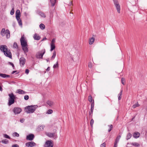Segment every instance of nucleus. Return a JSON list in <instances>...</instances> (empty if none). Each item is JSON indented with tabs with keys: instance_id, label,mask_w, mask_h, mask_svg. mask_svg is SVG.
Wrapping results in <instances>:
<instances>
[{
	"instance_id": "nucleus-1",
	"label": "nucleus",
	"mask_w": 147,
	"mask_h": 147,
	"mask_svg": "<svg viewBox=\"0 0 147 147\" xmlns=\"http://www.w3.org/2000/svg\"><path fill=\"white\" fill-rule=\"evenodd\" d=\"M0 50L3 52L4 54L7 57L10 58L12 57L10 51L8 50L7 46L5 45H1L0 46Z\"/></svg>"
},
{
	"instance_id": "nucleus-2",
	"label": "nucleus",
	"mask_w": 147,
	"mask_h": 147,
	"mask_svg": "<svg viewBox=\"0 0 147 147\" xmlns=\"http://www.w3.org/2000/svg\"><path fill=\"white\" fill-rule=\"evenodd\" d=\"M36 105L28 106L25 108V111L27 113H33L37 107Z\"/></svg>"
},
{
	"instance_id": "nucleus-3",
	"label": "nucleus",
	"mask_w": 147,
	"mask_h": 147,
	"mask_svg": "<svg viewBox=\"0 0 147 147\" xmlns=\"http://www.w3.org/2000/svg\"><path fill=\"white\" fill-rule=\"evenodd\" d=\"M8 96L9 97L8 98V102L7 104L9 106H10L15 102L16 97L13 93L9 94Z\"/></svg>"
},
{
	"instance_id": "nucleus-4",
	"label": "nucleus",
	"mask_w": 147,
	"mask_h": 147,
	"mask_svg": "<svg viewBox=\"0 0 147 147\" xmlns=\"http://www.w3.org/2000/svg\"><path fill=\"white\" fill-rule=\"evenodd\" d=\"M20 41L22 47L28 46L27 42L24 38V35L22 36L20 39Z\"/></svg>"
},
{
	"instance_id": "nucleus-5",
	"label": "nucleus",
	"mask_w": 147,
	"mask_h": 147,
	"mask_svg": "<svg viewBox=\"0 0 147 147\" xmlns=\"http://www.w3.org/2000/svg\"><path fill=\"white\" fill-rule=\"evenodd\" d=\"M45 50L44 49L38 52L36 55V57L38 59H42V58L43 56L45 54Z\"/></svg>"
},
{
	"instance_id": "nucleus-6",
	"label": "nucleus",
	"mask_w": 147,
	"mask_h": 147,
	"mask_svg": "<svg viewBox=\"0 0 147 147\" xmlns=\"http://www.w3.org/2000/svg\"><path fill=\"white\" fill-rule=\"evenodd\" d=\"M114 4L116 8L117 12L120 13V7L117 0H113Z\"/></svg>"
},
{
	"instance_id": "nucleus-7",
	"label": "nucleus",
	"mask_w": 147,
	"mask_h": 147,
	"mask_svg": "<svg viewBox=\"0 0 147 147\" xmlns=\"http://www.w3.org/2000/svg\"><path fill=\"white\" fill-rule=\"evenodd\" d=\"M53 145L52 141L51 140H48L46 142L44 146L45 147H53Z\"/></svg>"
},
{
	"instance_id": "nucleus-8",
	"label": "nucleus",
	"mask_w": 147,
	"mask_h": 147,
	"mask_svg": "<svg viewBox=\"0 0 147 147\" xmlns=\"http://www.w3.org/2000/svg\"><path fill=\"white\" fill-rule=\"evenodd\" d=\"M46 135L50 138H53L55 139H56L57 138V135L54 133H48L46 134Z\"/></svg>"
},
{
	"instance_id": "nucleus-9",
	"label": "nucleus",
	"mask_w": 147,
	"mask_h": 147,
	"mask_svg": "<svg viewBox=\"0 0 147 147\" xmlns=\"http://www.w3.org/2000/svg\"><path fill=\"white\" fill-rule=\"evenodd\" d=\"M13 112L15 114H19L22 111L21 109L19 107H15L14 108Z\"/></svg>"
},
{
	"instance_id": "nucleus-10",
	"label": "nucleus",
	"mask_w": 147,
	"mask_h": 147,
	"mask_svg": "<svg viewBox=\"0 0 147 147\" xmlns=\"http://www.w3.org/2000/svg\"><path fill=\"white\" fill-rule=\"evenodd\" d=\"M36 145V143L32 141L27 142L26 144V146L28 147H33L35 146Z\"/></svg>"
},
{
	"instance_id": "nucleus-11",
	"label": "nucleus",
	"mask_w": 147,
	"mask_h": 147,
	"mask_svg": "<svg viewBox=\"0 0 147 147\" xmlns=\"http://www.w3.org/2000/svg\"><path fill=\"white\" fill-rule=\"evenodd\" d=\"M34 138V134H30L27 135L26 137V139L30 141L32 140Z\"/></svg>"
},
{
	"instance_id": "nucleus-12",
	"label": "nucleus",
	"mask_w": 147,
	"mask_h": 147,
	"mask_svg": "<svg viewBox=\"0 0 147 147\" xmlns=\"http://www.w3.org/2000/svg\"><path fill=\"white\" fill-rule=\"evenodd\" d=\"M19 60L20 66H23L26 62L25 59L24 57H21L20 58Z\"/></svg>"
},
{
	"instance_id": "nucleus-13",
	"label": "nucleus",
	"mask_w": 147,
	"mask_h": 147,
	"mask_svg": "<svg viewBox=\"0 0 147 147\" xmlns=\"http://www.w3.org/2000/svg\"><path fill=\"white\" fill-rule=\"evenodd\" d=\"M140 133L137 131L134 132L133 135V137L135 138H138L140 137Z\"/></svg>"
},
{
	"instance_id": "nucleus-14",
	"label": "nucleus",
	"mask_w": 147,
	"mask_h": 147,
	"mask_svg": "<svg viewBox=\"0 0 147 147\" xmlns=\"http://www.w3.org/2000/svg\"><path fill=\"white\" fill-rule=\"evenodd\" d=\"M23 50L24 51V53L26 54V55H27V54H26L28 51V46H24V47H22Z\"/></svg>"
},
{
	"instance_id": "nucleus-15",
	"label": "nucleus",
	"mask_w": 147,
	"mask_h": 147,
	"mask_svg": "<svg viewBox=\"0 0 147 147\" xmlns=\"http://www.w3.org/2000/svg\"><path fill=\"white\" fill-rule=\"evenodd\" d=\"M33 38L34 40H38L40 38V37L39 36L38 34L36 33L34 34Z\"/></svg>"
},
{
	"instance_id": "nucleus-16",
	"label": "nucleus",
	"mask_w": 147,
	"mask_h": 147,
	"mask_svg": "<svg viewBox=\"0 0 147 147\" xmlns=\"http://www.w3.org/2000/svg\"><path fill=\"white\" fill-rule=\"evenodd\" d=\"M5 34L7 38H8L10 37V32L7 29L6 30Z\"/></svg>"
},
{
	"instance_id": "nucleus-17",
	"label": "nucleus",
	"mask_w": 147,
	"mask_h": 147,
	"mask_svg": "<svg viewBox=\"0 0 147 147\" xmlns=\"http://www.w3.org/2000/svg\"><path fill=\"white\" fill-rule=\"evenodd\" d=\"M0 76L3 78H9L10 77V76L8 75H7L5 74H0Z\"/></svg>"
},
{
	"instance_id": "nucleus-18",
	"label": "nucleus",
	"mask_w": 147,
	"mask_h": 147,
	"mask_svg": "<svg viewBox=\"0 0 147 147\" xmlns=\"http://www.w3.org/2000/svg\"><path fill=\"white\" fill-rule=\"evenodd\" d=\"M17 92L19 94H25L26 92L23 90L19 89L17 90Z\"/></svg>"
},
{
	"instance_id": "nucleus-19",
	"label": "nucleus",
	"mask_w": 147,
	"mask_h": 147,
	"mask_svg": "<svg viewBox=\"0 0 147 147\" xmlns=\"http://www.w3.org/2000/svg\"><path fill=\"white\" fill-rule=\"evenodd\" d=\"M95 39L94 38L92 37L90 38L89 40V44L92 45Z\"/></svg>"
},
{
	"instance_id": "nucleus-20",
	"label": "nucleus",
	"mask_w": 147,
	"mask_h": 147,
	"mask_svg": "<svg viewBox=\"0 0 147 147\" xmlns=\"http://www.w3.org/2000/svg\"><path fill=\"white\" fill-rule=\"evenodd\" d=\"M5 28H3L1 32V34L2 36H4L5 34Z\"/></svg>"
},
{
	"instance_id": "nucleus-21",
	"label": "nucleus",
	"mask_w": 147,
	"mask_h": 147,
	"mask_svg": "<svg viewBox=\"0 0 147 147\" xmlns=\"http://www.w3.org/2000/svg\"><path fill=\"white\" fill-rule=\"evenodd\" d=\"M20 16V11L19 9H17L16 13V17Z\"/></svg>"
},
{
	"instance_id": "nucleus-22",
	"label": "nucleus",
	"mask_w": 147,
	"mask_h": 147,
	"mask_svg": "<svg viewBox=\"0 0 147 147\" xmlns=\"http://www.w3.org/2000/svg\"><path fill=\"white\" fill-rule=\"evenodd\" d=\"M131 144L136 147H139L140 146L139 143L136 142L131 143Z\"/></svg>"
},
{
	"instance_id": "nucleus-23",
	"label": "nucleus",
	"mask_w": 147,
	"mask_h": 147,
	"mask_svg": "<svg viewBox=\"0 0 147 147\" xmlns=\"http://www.w3.org/2000/svg\"><path fill=\"white\" fill-rule=\"evenodd\" d=\"M47 103L50 106H52L53 105V102L52 101H48Z\"/></svg>"
},
{
	"instance_id": "nucleus-24",
	"label": "nucleus",
	"mask_w": 147,
	"mask_h": 147,
	"mask_svg": "<svg viewBox=\"0 0 147 147\" xmlns=\"http://www.w3.org/2000/svg\"><path fill=\"white\" fill-rule=\"evenodd\" d=\"M55 44H51V51H52L53 50L55 49Z\"/></svg>"
},
{
	"instance_id": "nucleus-25",
	"label": "nucleus",
	"mask_w": 147,
	"mask_h": 147,
	"mask_svg": "<svg viewBox=\"0 0 147 147\" xmlns=\"http://www.w3.org/2000/svg\"><path fill=\"white\" fill-rule=\"evenodd\" d=\"M50 2L52 6H54L56 1V0H50Z\"/></svg>"
},
{
	"instance_id": "nucleus-26",
	"label": "nucleus",
	"mask_w": 147,
	"mask_h": 147,
	"mask_svg": "<svg viewBox=\"0 0 147 147\" xmlns=\"http://www.w3.org/2000/svg\"><path fill=\"white\" fill-rule=\"evenodd\" d=\"M56 52L55 51H54L53 53V55L51 57V59L52 60L54 59L56 57Z\"/></svg>"
},
{
	"instance_id": "nucleus-27",
	"label": "nucleus",
	"mask_w": 147,
	"mask_h": 147,
	"mask_svg": "<svg viewBox=\"0 0 147 147\" xmlns=\"http://www.w3.org/2000/svg\"><path fill=\"white\" fill-rule=\"evenodd\" d=\"M121 136H119L116 138L115 140V142L116 143H118L119 141V140L120 139V138H121Z\"/></svg>"
},
{
	"instance_id": "nucleus-28",
	"label": "nucleus",
	"mask_w": 147,
	"mask_h": 147,
	"mask_svg": "<svg viewBox=\"0 0 147 147\" xmlns=\"http://www.w3.org/2000/svg\"><path fill=\"white\" fill-rule=\"evenodd\" d=\"M132 135L130 133H128L126 137V139L127 140H128L131 137Z\"/></svg>"
},
{
	"instance_id": "nucleus-29",
	"label": "nucleus",
	"mask_w": 147,
	"mask_h": 147,
	"mask_svg": "<svg viewBox=\"0 0 147 147\" xmlns=\"http://www.w3.org/2000/svg\"><path fill=\"white\" fill-rule=\"evenodd\" d=\"M39 15L42 17L45 18L46 17V16L44 13L42 12H39Z\"/></svg>"
},
{
	"instance_id": "nucleus-30",
	"label": "nucleus",
	"mask_w": 147,
	"mask_h": 147,
	"mask_svg": "<svg viewBox=\"0 0 147 147\" xmlns=\"http://www.w3.org/2000/svg\"><path fill=\"white\" fill-rule=\"evenodd\" d=\"M39 27L42 30L44 29L45 28V26L44 25L42 24H41L40 25Z\"/></svg>"
},
{
	"instance_id": "nucleus-31",
	"label": "nucleus",
	"mask_w": 147,
	"mask_h": 147,
	"mask_svg": "<svg viewBox=\"0 0 147 147\" xmlns=\"http://www.w3.org/2000/svg\"><path fill=\"white\" fill-rule=\"evenodd\" d=\"M13 136L14 137H18L19 136V134L16 132L13 133L12 134Z\"/></svg>"
},
{
	"instance_id": "nucleus-32",
	"label": "nucleus",
	"mask_w": 147,
	"mask_h": 147,
	"mask_svg": "<svg viewBox=\"0 0 147 147\" xmlns=\"http://www.w3.org/2000/svg\"><path fill=\"white\" fill-rule=\"evenodd\" d=\"M58 67H59V64H58V61H57V62H56V63L53 65V68L55 69V68H58Z\"/></svg>"
},
{
	"instance_id": "nucleus-33",
	"label": "nucleus",
	"mask_w": 147,
	"mask_h": 147,
	"mask_svg": "<svg viewBox=\"0 0 147 147\" xmlns=\"http://www.w3.org/2000/svg\"><path fill=\"white\" fill-rule=\"evenodd\" d=\"M139 106V105L138 104V102H137L134 105H133L132 107L134 109L136 107H138Z\"/></svg>"
},
{
	"instance_id": "nucleus-34",
	"label": "nucleus",
	"mask_w": 147,
	"mask_h": 147,
	"mask_svg": "<svg viewBox=\"0 0 147 147\" xmlns=\"http://www.w3.org/2000/svg\"><path fill=\"white\" fill-rule=\"evenodd\" d=\"M53 113V111L52 109H49L46 113V114H51Z\"/></svg>"
},
{
	"instance_id": "nucleus-35",
	"label": "nucleus",
	"mask_w": 147,
	"mask_h": 147,
	"mask_svg": "<svg viewBox=\"0 0 147 147\" xmlns=\"http://www.w3.org/2000/svg\"><path fill=\"white\" fill-rule=\"evenodd\" d=\"M14 7H12V9L11 11L10 14L11 15H13L14 14Z\"/></svg>"
},
{
	"instance_id": "nucleus-36",
	"label": "nucleus",
	"mask_w": 147,
	"mask_h": 147,
	"mask_svg": "<svg viewBox=\"0 0 147 147\" xmlns=\"http://www.w3.org/2000/svg\"><path fill=\"white\" fill-rule=\"evenodd\" d=\"M88 100L90 102H92V96H91V95H89L88 96Z\"/></svg>"
},
{
	"instance_id": "nucleus-37",
	"label": "nucleus",
	"mask_w": 147,
	"mask_h": 147,
	"mask_svg": "<svg viewBox=\"0 0 147 147\" xmlns=\"http://www.w3.org/2000/svg\"><path fill=\"white\" fill-rule=\"evenodd\" d=\"M108 126L109 127V129L108 130V132H110L112 130V129L113 128V125H108Z\"/></svg>"
},
{
	"instance_id": "nucleus-38",
	"label": "nucleus",
	"mask_w": 147,
	"mask_h": 147,
	"mask_svg": "<svg viewBox=\"0 0 147 147\" xmlns=\"http://www.w3.org/2000/svg\"><path fill=\"white\" fill-rule=\"evenodd\" d=\"M13 48L16 49H17L18 48V46L16 42H14L13 43Z\"/></svg>"
},
{
	"instance_id": "nucleus-39",
	"label": "nucleus",
	"mask_w": 147,
	"mask_h": 147,
	"mask_svg": "<svg viewBox=\"0 0 147 147\" xmlns=\"http://www.w3.org/2000/svg\"><path fill=\"white\" fill-rule=\"evenodd\" d=\"M1 142L3 143L6 144L8 143V140L6 139L4 140H2Z\"/></svg>"
},
{
	"instance_id": "nucleus-40",
	"label": "nucleus",
	"mask_w": 147,
	"mask_h": 147,
	"mask_svg": "<svg viewBox=\"0 0 147 147\" xmlns=\"http://www.w3.org/2000/svg\"><path fill=\"white\" fill-rule=\"evenodd\" d=\"M3 136L5 138H8L9 139H10V137L8 135H7L6 134H4L3 135Z\"/></svg>"
},
{
	"instance_id": "nucleus-41",
	"label": "nucleus",
	"mask_w": 147,
	"mask_h": 147,
	"mask_svg": "<svg viewBox=\"0 0 147 147\" xmlns=\"http://www.w3.org/2000/svg\"><path fill=\"white\" fill-rule=\"evenodd\" d=\"M121 83L123 84V85H124V82H125V79L123 78H122L121 79Z\"/></svg>"
},
{
	"instance_id": "nucleus-42",
	"label": "nucleus",
	"mask_w": 147,
	"mask_h": 147,
	"mask_svg": "<svg viewBox=\"0 0 147 147\" xmlns=\"http://www.w3.org/2000/svg\"><path fill=\"white\" fill-rule=\"evenodd\" d=\"M17 21H18V24H19V25L22 26V23L21 20L20 19V20H18Z\"/></svg>"
},
{
	"instance_id": "nucleus-43",
	"label": "nucleus",
	"mask_w": 147,
	"mask_h": 147,
	"mask_svg": "<svg viewBox=\"0 0 147 147\" xmlns=\"http://www.w3.org/2000/svg\"><path fill=\"white\" fill-rule=\"evenodd\" d=\"M94 101L93 100V102L91 104V109H94Z\"/></svg>"
},
{
	"instance_id": "nucleus-44",
	"label": "nucleus",
	"mask_w": 147,
	"mask_h": 147,
	"mask_svg": "<svg viewBox=\"0 0 147 147\" xmlns=\"http://www.w3.org/2000/svg\"><path fill=\"white\" fill-rule=\"evenodd\" d=\"M106 144L105 142H104L103 144H101L100 147H105Z\"/></svg>"
},
{
	"instance_id": "nucleus-45",
	"label": "nucleus",
	"mask_w": 147,
	"mask_h": 147,
	"mask_svg": "<svg viewBox=\"0 0 147 147\" xmlns=\"http://www.w3.org/2000/svg\"><path fill=\"white\" fill-rule=\"evenodd\" d=\"M29 97L28 95H25L24 96V99L26 100H28L29 99Z\"/></svg>"
},
{
	"instance_id": "nucleus-46",
	"label": "nucleus",
	"mask_w": 147,
	"mask_h": 147,
	"mask_svg": "<svg viewBox=\"0 0 147 147\" xmlns=\"http://www.w3.org/2000/svg\"><path fill=\"white\" fill-rule=\"evenodd\" d=\"M94 121L92 119H91L90 121V125L92 127V125L94 123Z\"/></svg>"
},
{
	"instance_id": "nucleus-47",
	"label": "nucleus",
	"mask_w": 147,
	"mask_h": 147,
	"mask_svg": "<svg viewBox=\"0 0 147 147\" xmlns=\"http://www.w3.org/2000/svg\"><path fill=\"white\" fill-rule=\"evenodd\" d=\"M55 39L54 38L53 39L52 41L51 42V44H55Z\"/></svg>"
},
{
	"instance_id": "nucleus-48",
	"label": "nucleus",
	"mask_w": 147,
	"mask_h": 147,
	"mask_svg": "<svg viewBox=\"0 0 147 147\" xmlns=\"http://www.w3.org/2000/svg\"><path fill=\"white\" fill-rule=\"evenodd\" d=\"M8 63L9 64L11 65L12 66L13 68H14V64L12 63L11 62H9Z\"/></svg>"
},
{
	"instance_id": "nucleus-49",
	"label": "nucleus",
	"mask_w": 147,
	"mask_h": 147,
	"mask_svg": "<svg viewBox=\"0 0 147 147\" xmlns=\"http://www.w3.org/2000/svg\"><path fill=\"white\" fill-rule=\"evenodd\" d=\"M29 69H26L25 72L26 74H28L29 73Z\"/></svg>"
},
{
	"instance_id": "nucleus-50",
	"label": "nucleus",
	"mask_w": 147,
	"mask_h": 147,
	"mask_svg": "<svg viewBox=\"0 0 147 147\" xmlns=\"http://www.w3.org/2000/svg\"><path fill=\"white\" fill-rule=\"evenodd\" d=\"M12 147H19V146L18 144H15L12 145Z\"/></svg>"
},
{
	"instance_id": "nucleus-51",
	"label": "nucleus",
	"mask_w": 147,
	"mask_h": 147,
	"mask_svg": "<svg viewBox=\"0 0 147 147\" xmlns=\"http://www.w3.org/2000/svg\"><path fill=\"white\" fill-rule=\"evenodd\" d=\"M122 91H123V90H122L118 94V96H121V95H122Z\"/></svg>"
},
{
	"instance_id": "nucleus-52",
	"label": "nucleus",
	"mask_w": 147,
	"mask_h": 147,
	"mask_svg": "<svg viewBox=\"0 0 147 147\" xmlns=\"http://www.w3.org/2000/svg\"><path fill=\"white\" fill-rule=\"evenodd\" d=\"M88 67L90 68H91L92 67V64L91 63H89Z\"/></svg>"
},
{
	"instance_id": "nucleus-53",
	"label": "nucleus",
	"mask_w": 147,
	"mask_h": 147,
	"mask_svg": "<svg viewBox=\"0 0 147 147\" xmlns=\"http://www.w3.org/2000/svg\"><path fill=\"white\" fill-rule=\"evenodd\" d=\"M24 121V119H20V121L21 123H23Z\"/></svg>"
},
{
	"instance_id": "nucleus-54",
	"label": "nucleus",
	"mask_w": 147,
	"mask_h": 147,
	"mask_svg": "<svg viewBox=\"0 0 147 147\" xmlns=\"http://www.w3.org/2000/svg\"><path fill=\"white\" fill-rule=\"evenodd\" d=\"M73 2L72 1H70L68 4V5L70 6L71 5H73Z\"/></svg>"
},
{
	"instance_id": "nucleus-55",
	"label": "nucleus",
	"mask_w": 147,
	"mask_h": 147,
	"mask_svg": "<svg viewBox=\"0 0 147 147\" xmlns=\"http://www.w3.org/2000/svg\"><path fill=\"white\" fill-rule=\"evenodd\" d=\"M20 16L16 17V18L17 20H19L21 19L20 18Z\"/></svg>"
},
{
	"instance_id": "nucleus-56",
	"label": "nucleus",
	"mask_w": 147,
	"mask_h": 147,
	"mask_svg": "<svg viewBox=\"0 0 147 147\" xmlns=\"http://www.w3.org/2000/svg\"><path fill=\"white\" fill-rule=\"evenodd\" d=\"M117 143H116L115 142H114V147H117Z\"/></svg>"
},
{
	"instance_id": "nucleus-57",
	"label": "nucleus",
	"mask_w": 147,
	"mask_h": 147,
	"mask_svg": "<svg viewBox=\"0 0 147 147\" xmlns=\"http://www.w3.org/2000/svg\"><path fill=\"white\" fill-rule=\"evenodd\" d=\"M50 70V67H48L47 69H46V70L47 71H49Z\"/></svg>"
},
{
	"instance_id": "nucleus-58",
	"label": "nucleus",
	"mask_w": 147,
	"mask_h": 147,
	"mask_svg": "<svg viewBox=\"0 0 147 147\" xmlns=\"http://www.w3.org/2000/svg\"><path fill=\"white\" fill-rule=\"evenodd\" d=\"M16 71H13L12 72L11 74H14V73H15V72H16Z\"/></svg>"
},
{
	"instance_id": "nucleus-59",
	"label": "nucleus",
	"mask_w": 147,
	"mask_h": 147,
	"mask_svg": "<svg viewBox=\"0 0 147 147\" xmlns=\"http://www.w3.org/2000/svg\"><path fill=\"white\" fill-rule=\"evenodd\" d=\"M93 109H90V110H91V113H93Z\"/></svg>"
},
{
	"instance_id": "nucleus-60",
	"label": "nucleus",
	"mask_w": 147,
	"mask_h": 147,
	"mask_svg": "<svg viewBox=\"0 0 147 147\" xmlns=\"http://www.w3.org/2000/svg\"><path fill=\"white\" fill-rule=\"evenodd\" d=\"M118 96V100H120L121 98V96Z\"/></svg>"
},
{
	"instance_id": "nucleus-61",
	"label": "nucleus",
	"mask_w": 147,
	"mask_h": 147,
	"mask_svg": "<svg viewBox=\"0 0 147 147\" xmlns=\"http://www.w3.org/2000/svg\"><path fill=\"white\" fill-rule=\"evenodd\" d=\"M46 60L47 62H48L49 61V58H47V59H46Z\"/></svg>"
},
{
	"instance_id": "nucleus-62",
	"label": "nucleus",
	"mask_w": 147,
	"mask_h": 147,
	"mask_svg": "<svg viewBox=\"0 0 147 147\" xmlns=\"http://www.w3.org/2000/svg\"><path fill=\"white\" fill-rule=\"evenodd\" d=\"M47 39V38L46 37L44 38L42 40H46Z\"/></svg>"
},
{
	"instance_id": "nucleus-63",
	"label": "nucleus",
	"mask_w": 147,
	"mask_h": 147,
	"mask_svg": "<svg viewBox=\"0 0 147 147\" xmlns=\"http://www.w3.org/2000/svg\"><path fill=\"white\" fill-rule=\"evenodd\" d=\"M70 13H72V14H73V13H71L70 12Z\"/></svg>"
},
{
	"instance_id": "nucleus-64",
	"label": "nucleus",
	"mask_w": 147,
	"mask_h": 147,
	"mask_svg": "<svg viewBox=\"0 0 147 147\" xmlns=\"http://www.w3.org/2000/svg\"><path fill=\"white\" fill-rule=\"evenodd\" d=\"M146 110H147V107H146Z\"/></svg>"
}]
</instances>
